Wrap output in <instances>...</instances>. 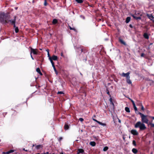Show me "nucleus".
<instances>
[{"instance_id": "obj_16", "label": "nucleus", "mask_w": 154, "mask_h": 154, "mask_svg": "<svg viewBox=\"0 0 154 154\" xmlns=\"http://www.w3.org/2000/svg\"><path fill=\"white\" fill-rule=\"evenodd\" d=\"M69 128V126L67 124V123H65L64 126V128L65 130H67Z\"/></svg>"}, {"instance_id": "obj_1", "label": "nucleus", "mask_w": 154, "mask_h": 154, "mask_svg": "<svg viewBox=\"0 0 154 154\" xmlns=\"http://www.w3.org/2000/svg\"><path fill=\"white\" fill-rule=\"evenodd\" d=\"M9 15L4 13H0V22L3 24L8 23L7 20Z\"/></svg>"}, {"instance_id": "obj_13", "label": "nucleus", "mask_w": 154, "mask_h": 154, "mask_svg": "<svg viewBox=\"0 0 154 154\" xmlns=\"http://www.w3.org/2000/svg\"><path fill=\"white\" fill-rule=\"evenodd\" d=\"M119 42L122 44L124 45H126V44L125 42L122 39L120 38H119Z\"/></svg>"}, {"instance_id": "obj_53", "label": "nucleus", "mask_w": 154, "mask_h": 154, "mask_svg": "<svg viewBox=\"0 0 154 154\" xmlns=\"http://www.w3.org/2000/svg\"><path fill=\"white\" fill-rule=\"evenodd\" d=\"M30 55H31V57L32 59V60H34V58H33V57H32V54H30Z\"/></svg>"}, {"instance_id": "obj_55", "label": "nucleus", "mask_w": 154, "mask_h": 154, "mask_svg": "<svg viewBox=\"0 0 154 154\" xmlns=\"http://www.w3.org/2000/svg\"><path fill=\"white\" fill-rule=\"evenodd\" d=\"M69 29H70V30H71V28H72V27H71V26H69Z\"/></svg>"}, {"instance_id": "obj_27", "label": "nucleus", "mask_w": 154, "mask_h": 154, "mask_svg": "<svg viewBox=\"0 0 154 154\" xmlns=\"http://www.w3.org/2000/svg\"><path fill=\"white\" fill-rule=\"evenodd\" d=\"M98 124L101 125L103 126H106V123H102L100 122H98Z\"/></svg>"}, {"instance_id": "obj_36", "label": "nucleus", "mask_w": 154, "mask_h": 154, "mask_svg": "<svg viewBox=\"0 0 154 154\" xmlns=\"http://www.w3.org/2000/svg\"><path fill=\"white\" fill-rule=\"evenodd\" d=\"M132 143L134 146H136V141H135V140H133V141Z\"/></svg>"}, {"instance_id": "obj_24", "label": "nucleus", "mask_w": 154, "mask_h": 154, "mask_svg": "<svg viewBox=\"0 0 154 154\" xmlns=\"http://www.w3.org/2000/svg\"><path fill=\"white\" fill-rule=\"evenodd\" d=\"M125 110L126 112H130V109L128 107H125Z\"/></svg>"}, {"instance_id": "obj_33", "label": "nucleus", "mask_w": 154, "mask_h": 154, "mask_svg": "<svg viewBox=\"0 0 154 154\" xmlns=\"http://www.w3.org/2000/svg\"><path fill=\"white\" fill-rule=\"evenodd\" d=\"M15 31L16 33H18L19 32V29L17 27H16L15 28Z\"/></svg>"}, {"instance_id": "obj_39", "label": "nucleus", "mask_w": 154, "mask_h": 154, "mask_svg": "<svg viewBox=\"0 0 154 154\" xmlns=\"http://www.w3.org/2000/svg\"><path fill=\"white\" fill-rule=\"evenodd\" d=\"M48 57H49V59H50L51 58V57L50 56V54H49V52H48Z\"/></svg>"}, {"instance_id": "obj_49", "label": "nucleus", "mask_w": 154, "mask_h": 154, "mask_svg": "<svg viewBox=\"0 0 154 154\" xmlns=\"http://www.w3.org/2000/svg\"><path fill=\"white\" fill-rule=\"evenodd\" d=\"M148 117L149 118H151V119H153L154 120V116H148Z\"/></svg>"}, {"instance_id": "obj_42", "label": "nucleus", "mask_w": 154, "mask_h": 154, "mask_svg": "<svg viewBox=\"0 0 154 154\" xmlns=\"http://www.w3.org/2000/svg\"><path fill=\"white\" fill-rule=\"evenodd\" d=\"M149 124L150 125H151V127H154V124H153L152 123H150Z\"/></svg>"}, {"instance_id": "obj_18", "label": "nucleus", "mask_w": 154, "mask_h": 154, "mask_svg": "<svg viewBox=\"0 0 154 154\" xmlns=\"http://www.w3.org/2000/svg\"><path fill=\"white\" fill-rule=\"evenodd\" d=\"M127 82L129 84H131L132 83V82L130 79V77L126 79Z\"/></svg>"}, {"instance_id": "obj_21", "label": "nucleus", "mask_w": 154, "mask_h": 154, "mask_svg": "<svg viewBox=\"0 0 154 154\" xmlns=\"http://www.w3.org/2000/svg\"><path fill=\"white\" fill-rule=\"evenodd\" d=\"M58 23V21L57 19H54L53 20L52 23L53 24H55L57 23Z\"/></svg>"}, {"instance_id": "obj_52", "label": "nucleus", "mask_w": 154, "mask_h": 154, "mask_svg": "<svg viewBox=\"0 0 154 154\" xmlns=\"http://www.w3.org/2000/svg\"><path fill=\"white\" fill-rule=\"evenodd\" d=\"M23 150L27 152L28 151V150H26L25 148H23Z\"/></svg>"}, {"instance_id": "obj_50", "label": "nucleus", "mask_w": 154, "mask_h": 154, "mask_svg": "<svg viewBox=\"0 0 154 154\" xmlns=\"http://www.w3.org/2000/svg\"><path fill=\"white\" fill-rule=\"evenodd\" d=\"M144 54L143 53H142L141 54V57H144Z\"/></svg>"}, {"instance_id": "obj_22", "label": "nucleus", "mask_w": 154, "mask_h": 154, "mask_svg": "<svg viewBox=\"0 0 154 154\" xmlns=\"http://www.w3.org/2000/svg\"><path fill=\"white\" fill-rule=\"evenodd\" d=\"M90 144L92 146H95L96 143L94 141H91L90 142Z\"/></svg>"}, {"instance_id": "obj_56", "label": "nucleus", "mask_w": 154, "mask_h": 154, "mask_svg": "<svg viewBox=\"0 0 154 154\" xmlns=\"http://www.w3.org/2000/svg\"><path fill=\"white\" fill-rule=\"evenodd\" d=\"M46 51H47V53H48V52H49V50H48V49L47 50H46Z\"/></svg>"}, {"instance_id": "obj_28", "label": "nucleus", "mask_w": 154, "mask_h": 154, "mask_svg": "<svg viewBox=\"0 0 154 154\" xmlns=\"http://www.w3.org/2000/svg\"><path fill=\"white\" fill-rule=\"evenodd\" d=\"M106 92L107 94L109 95L110 97H111V95L110 94L108 88L106 89Z\"/></svg>"}, {"instance_id": "obj_40", "label": "nucleus", "mask_w": 154, "mask_h": 154, "mask_svg": "<svg viewBox=\"0 0 154 154\" xmlns=\"http://www.w3.org/2000/svg\"><path fill=\"white\" fill-rule=\"evenodd\" d=\"M14 150L11 149L9 151H9V153H11L12 152H14Z\"/></svg>"}, {"instance_id": "obj_25", "label": "nucleus", "mask_w": 154, "mask_h": 154, "mask_svg": "<svg viewBox=\"0 0 154 154\" xmlns=\"http://www.w3.org/2000/svg\"><path fill=\"white\" fill-rule=\"evenodd\" d=\"M75 1L78 3H82L83 2V0H75Z\"/></svg>"}, {"instance_id": "obj_9", "label": "nucleus", "mask_w": 154, "mask_h": 154, "mask_svg": "<svg viewBox=\"0 0 154 154\" xmlns=\"http://www.w3.org/2000/svg\"><path fill=\"white\" fill-rule=\"evenodd\" d=\"M17 114V112L15 111H14V112L13 114L12 115L11 117V119L12 120H14L16 119Z\"/></svg>"}, {"instance_id": "obj_47", "label": "nucleus", "mask_w": 154, "mask_h": 154, "mask_svg": "<svg viewBox=\"0 0 154 154\" xmlns=\"http://www.w3.org/2000/svg\"><path fill=\"white\" fill-rule=\"evenodd\" d=\"M93 120L94 121L96 122H97L98 123V122H99V121H97V120H96V119H93Z\"/></svg>"}, {"instance_id": "obj_34", "label": "nucleus", "mask_w": 154, "mask_h": 154, "mask_svg": "<svg viewBox=\"0 0 154 154\" xmlns=\"http://www.w3.org/2000/svg\"><path fill=\"white\" fill-rule=\"evenodd\" d=\"M129 99L131 100V102L132 103L133 106H134V105H135L134 101L132 99H131L130 98H129Z\"/></svg>"}, {"instance_id": "obj_20", "label": "nucleus", "mask_w": 154, "mask_h": 154, "mask_svg": "<svg viewBox=\"0 0 154 154\" xmlns=\"http://www.w3.org/2000/svg\"><path fill=\"white\" fill-rule=\"evenodd\" d=\"M130 20H131V17H127L126 19V20H125L126 23H128L130 21Z\"/></svg>"}, {"instance_id": "obj_48", "label": "nucleus", "mask_w": 154, "mask_h": 154, "mask_svg": "<svg viewBox=\"0 0 154 154\" xmlns=\"http://www.w3.org/2000/svg\"><path fill=\"white\" fill-rule=\"evenodd\" d=\"M71 30H73L75 31H76V29L74 27H72Z\"/></svg>"}, {"instance_id": "obj_5", "label": "nucleus", "mask_w": 154, "mask_h": 154, "mask_svg": "<svg viewBox=\"0 0 154 154\" xmlns=\"http://www.w3.org/2000/svg\"><path fill=\"white\" fill-rule=\"evenodd\" d=\"M16 16H15L14 17V19L13 20H10V16H9L8 17V20H7L8 23L9 22H10L11 23L12 25H14V27L15 28L16 27L15 26V23L16 21Z\"/></svg>"}, {"instance_id": "obj_19", "label": "nucleus", "mask_w": 154, "mask_h": 154, "mask_svg": "<svg viewBox=\"0 0 154 154\" xmlns=\"http://www.w3.org/2000/svg\"><path fill=\"white\" fill-rule=\"evenodd\" d=\"M36 71H37V72L38 73H39V74L41 75H42V73L41 72V71H40V69H39V68H38L36 69Z\"/></svg>"}, {"instance_id": "obj_6", "label": "nucleus", "mask_w": 154, "mask_h": 154, "mask_svg": "<svg viewBox=\"0 0 154 154\" xmlns=\"http://www.w3.org/2000/svg\"><path fill=\"white\" fill-rule=\"evenodd\" d=\"M35 147V149L39 150L41 149H42L43 147V145L42 144H39L37 145L36 144H33L32 147Z\"/></svg>"}, {"instance_id": "obj_37", "label": "nucleus", "mask_w": 154, "mask_h": 154, "mask_svg": "<svg viewBox=\"0 0 154 154\" xmlns=\"http://www.w3.org/2000/svg\"><path fill=\"white\" fill-rule=\"evenodd\" d=\"M47 0H44V5L45 6H47Z\"/></svg>"}, {"instance_id": "obj_57", "label": "nucleus", "mask_w": 154, "mask_h": 154, "mask_svg": "<svg viewBox=\"0 0 154 154\" xmlns=\"http://www.w3.org/2000/svg\"><path fill=\"white\" fill-rule=\"evenodd\" d=\"M119 122H121L120 120H119Z\"/></svg>"}, {"instance_id": "obj_38", "label": "nucleus", "mask_w": 154, "mask_h": 154, "mask_svg": "<svg viewBox=\"0 0 154 154\" xmlns=\"http://www.w3.org/2000/svg\"><path fill=\"white\" fill-rule=\"evenodd\" d=\"M64 93L63 92V91H58L57 93V94H64Z\"/></svg>"}, {"instance_id": "obj_23", "label": "nucleus", "mask_w": 154, "mask_h": 154, "mask_svg": "<svg viewBox=\"0 0 154 154\" xmlns=\"http://www.w3.org/2000/svg\"><path fill=\"white\" fill-rule=\"evenodd\" d=\"M132 152L133 153H134V154H136L138 152L137 150L136 149H135V148H133L132 149Z\"/></svg>"}, {"instance_id": "obj_46", "label": "nucleus", "mask_w": 154, "mask_h": 154, "mask_svg": "<svg viewBox=\"0 0 154 154\" xmlns=\"http://www.w3.org/2000/svg\"><path fill=\"white\" fill-rule=\"evenodd\" d=\"M63 139V138L62 137H60L58 140V141H59L60 142V141H61V140H62Z\"/></svg>"}, {"instance_id": "obj_10", "label": "nucleus", "mask_w": 154, "mask_h": 154, "mask_svg": "<svg viewBox=\"0 0 154 154\" xmlns=\"http://www.w3.org/2000/svg\"><path fill=\"white\" fill-rule=\"evenodd\" d=\"M131 134H133L134 135H138V133L137 131L134 129L132 130L131 131Z\"/></svg>"}, {"instance_id": "obj_45", "label": "nucleus", "mask_w": 154, "mask_h": 154, "mask_svg": "<svg viewBox=\"0 0 154 154\" xmlns=\"http://www.w3.org/2000/svg\"><path fill=\"white\" fill-rule=\"evenodd\" d=\"M93 138H94V139H95L96 140H98V138L97 137H96L95 136H93Z\"/></svg>"}, {"instance_id": "obj_60", "label": "nucleus", "mask_w": 154, "mask_h": 154, "mask_svg": "<svg viewBox=\"0 0 154 154\" xmlns=\"http://www.w3.org/2000/svg\"><path fill=\"white\" fill-rule=\"evenodd\" d=\"M47 153L48 154H50H50H49L48 152H47Z\"/></svg>"}, {"instance_id": "obj_11", "label": "nucleus", "mask_w": 154, "mask_h": 154, "mask_svg": "<svg viewBox=\"0 0 154 154\" xmlns=\"http://www.w3.org/2000/svg\"><path fill=\"white\" fill-rule=\"evenodd\" d=\"M81 48V51L82 52H83L84 53H85L88 51V49L87 48L85 47H84L82 46Z\"/></svg>"}, {"instance_id": "obj_41", "label": "nucleus", "mask_w": 154, "mask_h": 154, "mask_svg": "<svg viewBox=\"0 0 154 154\" xmlns=\"http://www.w3.org/2000/svg\"><path fill=\"white\" fill-rule=\"evenodd\" d=\"M141 106V109L143 111H144L145 110V109H144V107L143 106V105H142V106Z\"/></svg>"}, {"instance_id": "obj_4", "label": "nucleus", "mask_w": 154, "mask_h": 154, "mask_svg": "<svg viewBox=\"0 0 154 154\" xmlns=\"http://www.w3.org/2000/svg\"><path fill=\"white\" fill-rule=\"evenodd\" d=\"M131 15L134 18L138 20L141 19V16L142 15V14L139 12L136 11L134 14H132Z\"/></svg>"}, {"instance_id": "obj_61", "label": "nucleus", "mask_w": 154, "mask_h": 154, "mask_svg": "<svg viewBox=\"0 0 154 154\" xmlns=\"http://www.w3.org/2000/svg\"><path fill=\"white\" fill-rule=\"evenodd\" d=\"M79 153L77 152V153L76 154H79Z\"/></svg>"}, {"instance_id": "obj_14", "label": "nucleus", "mask_w": 154, "mask_h": 154, "mask_svg": "<svg viewBox=\"0 0 154 154\" xmlns=\"http://www.w3.org/2000/svg\"><path fill=\"white\" fill-rule=\"evenodd\" d=\"M51 59L52 60H57L58 59V57L57 56L53 55L51 57Z\"/></svg>"}, {"instance_id": "obj_62", "label": "nucleus", "mask_w": 154, "mask_h": 154, "mask_svg": "<svg viewBox=\"0 0 154 154\" xmlns=\"http://www.w3.org/2000/svg\"><path fill=\"white\" fill-rule=\"evenodd\" d=\"M43 154H48L47 153H42Z\"/></svg>"}, {"instance_id": "obj_51", "label": "nucleus", "mask_w": 154, "mask_h": 154, "mask_svg": "<svg viewBox=\"0 0 154 154\" xmlns=\"http://www.w3.org/2000/svg\"><path fill=\"white\" fill-rule=\"evenodd\" d=\"M129 26L130 28H133V26L131 24L129 25Z\"/></svg>"}, {"instance_id": "obj_44", "label": "nucleus", "mask_w": 154, "mask_h": 154, "mask_svg": "<svg viewBox=\"0 0 154 154\" xmlns=\"http://www.w3.org/2000/svg\"><path fill=\"white\" fill-rule=\"evenodd\" d=\"M3 154H10L8 151H7V152H3Z\"/></svg>"}, {"instance_id": "obj_35", "label": "nucleus", "mask_w": 154, "mask_h": 154, "mask_svg": "<svg viewBox=\"0 0 154 154\" xmlns=\"http://www.w3.org/2000/svg\"><path fill=\"white\" fill-rule=\"evenodd\" d=\"M133 107H134V108L135 111V112L136 113V111H137V108L136 106V105H134V106H133Z\"/></svg>"}, {"instance_id": "obj_15", "label": "nucleus", "mask_w": 154, "mask_h": 154, "mask_svg": "<svg viewBox=\"0 0 154 154\" xmlns=\"http://www.w3.org/2000/svg\"><path fill=\"white\" fill-rule=\"evenodd\" d=\"M77 152L79 153H82V154H83L85 153L84 150L82 149H78L77 150Z\"/></svg>"}, {"instance_id": "obj_29", "label": "nucleus", "mask_w": 154, "mask_h": 154, "mask_svg": "<svg viewBox=\"0 0 154 154\" xmlns=\"http://www.w3.org/2000/svg\"><path fill=\"white\" fill-rule=\"evenodd\" d=\"M137 106H141L142 105V103L140 101H138L137 103Z\"/></svg>"}, {"instance_id": "obj_12", "label": "nucleus", "mask_w": 154, "mask_h": 154, "mask_svg": "<svg viewBox=\"0 0 154 154\" xmlns=\"http://www.w3.org/2000/svg\"><path fill=\"white\" fill-rule=\"evenodd\" d=\"M147 16L149 19L152 21L154 20V17L152 14H147Z\"/></svg>"}, {"instance_id": "obj_17", "label": "nucleus", "mask_w": 154, "mask_h": 154, "mask_svg": "<svg viewBox=\"0 0 154 154\" xmlns=\"http://www.w3.org/2000/svg\"><path fill=\"white\" fill-rule=\"evenodd\" d=\"M143 36L146 39L149 38V36L147 33H144L143 35Z\"/></svg>"}, {"instance_id": "obj_43", "label": "nucleus", "mask_w": 154, "mask_h": 154, "mask_svg": "<svg viewBox=\"0 0 154 154\" xmlns=\"http://www.w3.org/2000/svg\"><path fill=\"white\" fill-rule=\"evenodd\" d=\"M79 120L82 122H83L84 121V119L82 118H80Z\"/></svg>"}, {"instance_id": "obj_7", "label": "nucleus", "mask_w": 154, "mask_h": 154, "mask_svg": "<svg viewBox=\"0 0 154 154\" xmlns=\"http://www.w3.org/2000/svg\"><path fill=\"white\" fill-rule=\"evenodd\" d=\"M30 48V53L31 54L33 53L34 54L37 55L38 53V50L36 49H33L31 47Z\"/></svg>"}, {"instance_id": "obj_30", "label": "nucleus", "mask_w": 154, "mask_h": 154, "mask_svg": "<svg viewBox=\"0 0 154 154\" xmlns=\"http://www.w3.org/2000/svg\"><path fill=\"white\" fill-rule=\"evenodd\" d=\"M51 62V64L52 65V66L53 67H54L55 66L54 65V62L51 59L49 60Z\"/></svg>"}, {"instance_id": "obj_31", "label": "nucleus", "mask_w": 154, "mask_h": 154, "mask_svg": "<svg viewBox=\"0 0 154 154\" xmlns=\"http://www.w3.org/2000/svg\"><path fill=\"white\" fill-rule=\"evenodd\" d=\"M109 148L108 147L106 146H105L103 149V151H106Z\"/></svg>"}, {"instance_id": "obj_63", "label": "nucleus", "mask_w": 154, "mask_h": 154, "mask_svg": "<svg viewBox=\"0 0 154 154\" xmlns=\"http://www.w3.org/2000/svg\"><path fill=\"white\" fill-rule=\"evenodd\" d=\"M55 154L53 153V154Z\"/></svg>"}, {"instance_id": "obj_59", "label": "nucleus", "mask_w": 154, "mask_h": 154, "mask_svg": "<svg viewBox=\"0 0 154 154\" xmlns=\"http://www.w3.org/2000/svg\"><path fill=\"white\" fill-rule=\"evenodd\" d=\"M60 154H63V153L62 152L60 153Z\"/></svg>"}, {"instance_id": "obj_58", "label": "nucleus", "mask_w": 154, "mask_h": 154, "mask_svg": "<svg viewBox=\"0 0 154 154\" xmlns=\"http://www.w3.org/2000/svg\"><path fill=\"white\" fill-rule=\"evenodd\" d=\"M11 110H14V109H13V108H12L11 109Z\"/></svg>"}, {"instance_id": "obj_26", "label": "nucleus", "mask_w": 154, "mask_h": 154, "mask_svg": "<svg viewBox=\"0 0 154 154\" xmlns=\"http://www.w3.org/2000/svg\"><path fill=\"white\" fill-rule=\"evenodd\" d=\"M54 69L55 72V74L56 75H57L58 74V72L57 71V69H56L55 66H54V67H53Z\"/></svg>"}, {"instance_id": "obj_3", "label": "nucleus", "mask_w": 154, "mask_h": 154, "mask_svg": "<svg viewBox=\"0 0 154 154\" xmlns=\"http://www.w3.org/2000/svg\"><path fill=\"white\" fill-rule=\"evenodd\" d=\"M137 114L140 115L141 119V121L143 124L145 123L147 124L148 123V119L147 118V117L148 116L147 115H145L139 112H137Z\"/></svg>"}, {"instance_id": "obj_32", "label": "nucleus", "mask_w": 154, "mask_h": 154, "mask_svg": "<svg viewBox=\"0 0 154 154\" xmlns=\"http://www.w3.org/2000/svg\"><path fill=\"white\" fill-rule=\"evenodd\" d=\"M110 98L109 99V100L110 101V103H111L112 104V105H113V106H114V104L113 103V102H112V98L111 97H110Z\"/></svg>"}, {"instance_id": "obj_2", "label": "nucleus", "mask_w": 154, "mask_h": 154, "mask_svg": "<svg viewBox=\"0 0 154 154\" xmlns=\"http://www.w3.org/2000/svg\"><path fill=\"white\" fill-rule=\"evenodd\" d=\"M134 127L136 128H139L140 130L141 131L144 130L146 128L145 125L140 121L137 122L136 123Z\"/></svg>"}, {"instance_id": "obj_64", "label": "nucleus", "mask_w": 154, "mask_h": 154, "mask_svg": "<svg viewBox=\"0 0 154 154\" xmlns=\"http://www.w3.org/2000/svg\"><path fill=\"white\" fill-rule=\"evenodd\" d=\"M83 154H84V153Z\"/></svg>"}, {"instance_id": "obj_8", "label": "nucleus", "mask_w": 154, "mask_h": 154, "mask_svg": "<svg viewBox=\"0 0 154 154\" xmlns=\"http://www.w3.org/2000/svg\"><path fill=\"white\" fill-rule=\"evenodd\" d=\"M130 74V72H127L126 73H125L124 72L122 73L121 75L123 77H126V79L130 77L129 75Z\"/></svg>"}, {"instance_id": "obj_54", "label": "nucleus", "mask_w": 154, "mask_h": 154, "mask_svg": "<svg viewBox=\"0 0 154 154\" xmlns=\"http://www.w3.org/2000/svg\"><path fill=\"white\" fill-rule=\"evenodd\" d=\"M61 55L62 56H63V53L62 52L61 53Z\"/></svg>"}]
</instances>
